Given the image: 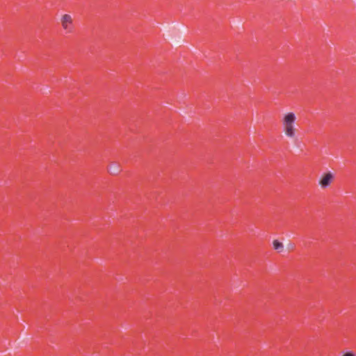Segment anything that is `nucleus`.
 <instances>
[{
	"instance_id": "obj_1",
	"label": "nucleus",
	"mask_w": 356,
	"mask_h": 356,
	"mask_svg": "<svg viewBox=\"0 0 356 356\" xmlns=\"http://www.w3.org/2000/svg\"><path fill=\"white\" fill-rule=\"evenodd\" d=\"M281 125L285 136L290 139H295L298 131L297 116L293 112L283 114Z\"/></svg>"
},
{
	"instance_id": "obj_2",
	"label": "nucleus",
	"mask_w": 356,
	"mask_h": 356,
	"mask_svg": "<svg viewBox=\"0 0 356 356\" xmlns=\"http://www.w3.org/2000/svg\"><path fill=\"white\" fill-rule=\"evenodd\" d=\"M60 24L63 30L66 34H72L75 31V24L72 16L70 14H65L60 17Z\"/></svg>"
},
{
	"instance_id": "obj_3",
	"label": "nucleus",
	"mask_w": 356,
	"mask_h": 356,
	"mask_svg": "<svg viewBox=\"0 0 356 356\" xmlns=\"http://www.w3.org/2000/svg\"><path fill=\"white\" fill-rule=\"evenodd\" d=\"M333 179H334V175L332 173L327 172V173L325 174L322 177V178L320 181V185H321V188H325L327 186H329L330 185V184L332 182Z\"/></svg>"
},
{
	"instance_id": "obj_4",
	"label": "nucleus",
	"mask_w": 356,
	"mask_h": 356,
	"mask_svg": "<svg viewBox=\"0 0 356 356\" xmlns=\"http://www.w3.org/2000/svg\"><path fill=\"white\" fill-rule=\"evenodd\" d=\"M108 171L113 175L118 174L120 171V165L115 163H112L108 168Z\"/></svg>"
},
{
	"instance_id": "obj_5",
	"label": "nucleus",
	"mask_w": 356,
	"mask_h": 356,
	"mask_svg": "<svg viewBox=\"0 0 356 356\" xmlns=\"http://www.w3.org/2000/svg\"><path fill=\"white\" fill-rule=\"evenodd\" d=\"M273 248L278 252H281L283 250L284 246L282 243H280L277 240H275L273 241Z\"/></svg>"
},
{
	"instance_id": "obj_6",
	"label": "nucleus",
	"mask_w": 356,
	"mask_h": 356,
	"mask_svg": "<svg viewBox=\"0 0 356 356\" xmlns=\"http://www.w3.org/2000/svg\"><path fill=\"white\" fill-rule=\"evenodd\" d=\"M343 356H355V355L354 353L349 352V353H346L343 354Z\"/></svg>"
}]
</instances>
